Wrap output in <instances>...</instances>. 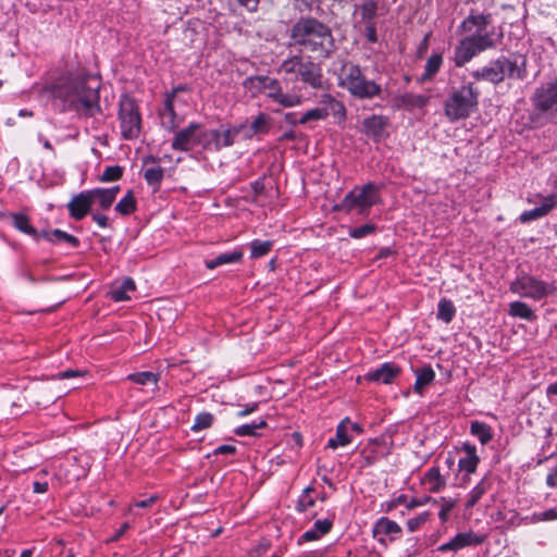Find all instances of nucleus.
Returning a JSON list of instances; mask_svg holds the SVG:
<instances>
[{"label": "nucleus", "mask_w": 557, "mask_h": 557, "mask_svg": "<svg viewBox=\"0 0 557 557\" xmlns=\"http://www.w3.org/2000/svg\"><path fill=\"white\" fill-rule=\"evenodd\" d=\"M492 24V14L471 9L468 16L458 26V32L467 34L454 47L449 60L457 69L463 67L485 51L496 50L504 41L499 27L487 28Z\"/></svg>", "instance_id": "obj_1"}, {"label": "nucleus", "mask_w": 557, "mask_h": 557, "mask_svg": "<svg viewBox=\"0 0 557 557\" xmlns=\"http://www.w3.org/2000/svg\"><path fill=\"white\" fill-rule=\"evenodd\" d=\"M100 85L87 76L70 77L52 87V97L60 101L61 111H76L84 116L101 112L99 104Z\"/></svg>", "instance_id": "obj_2"}, {"label": "nucleus", "mask_w": 557, "mask_h": 557, "mask_svg": "<svg viewBox=\"0 0 557 557\" xmlns=\"http://www.w3.org/2000/svg\"><path fill=\"white\" fill-rule=\"evenodd\" d=\"M289 47L299 52H312L320 58H329L335 50L331 28L321 21L308 16L300 17L289 29Z\"/></svg>", "instance_id": "obj_3"}, {"label": "nucleus", "mask_w": 557, "mask_h": 557, "mask_svg": "<svg viewBox=\"0 0 557 557\" xmlns=\"http://www.w3.org/2000/svg\"><path fill=\"white\" fill-rule=\"evenodd\" d=\"M470 75L475 82H487L494 86L500 85L506 79L523 81L528 75L527 57L520 54L510 59L499 55L486 65L472 71Z\"/></svg>", "instance_id": "obj_4"}, {"label": "nucleus", "mask_w": 557, "mask_h": 557, "mask_svg": "<svg viewBox=\"0 0 557 557\" xmlns=\"http://www.w3.org/2000/svg\"><path fill=\"white\" fill-rule=\"evenodd\" d=\"M480 90L474 82L463 81L458 87H451L445 101L444 113L450 122L468 119L478 110Z\"/></svg>", "instance_id": "obj_5"}, {"label": "nucleus", "mask_w": 557, "mask_h": 557, "mask_svg": "<svg viewBox=\"0 0 557 557\" xmlns=\"http://www.w3.org/2000/svg\"><path fill=\"white\" fill-rule=\"evenodd\" d=\"M339 86L357 99H373L381 97L382 86L375 81L368 79L357 64L347 63L342 67Z\"/></svg>", "instance_id": "obj_6"}, {"label": "nucleus", "mask_w": 557, "mask_h": 557, "mask_svg": "<svg viewBox=\"0 0 557 557\" xmlns=\"http://www.w3.org/2000/svg\"><path fill=\"white\" fill-rule=\"evenodd\" d=\"M280 71L295 74L296 81L314 90H322L325 87L321 65L310 59H304L301 55L296 54L285 59L281 63Z\"/></svg>", "instance_id": "obj_7"}, {"label": "nucleus", "mask_w": 557, "mask_h": 557, "mask_svg": "<svg viewBox=\"0 0 557 557\" xmlns=\"http://www.w3.org/2000/svg\"><path fill=\"white\" fill-rule=\"evenodd\" d=\"M379 201V187L370 182L361 187L356 186L346 194L341 203L335 206L336 210L351 212L357 210L359 214L367 215L372 206Z\"/></svg>", "instance_id": "obj_8"}, {"label": "nucleus", "mask_w": 557, "mask_h": 557, "mask_svg": "<svg viewBox=\"0 0 557 557\" xmlns=\"http://www.w3.org/2000/svg\"><path fill=\"white\" fill-rule=\"evenodd\" d=\"M121 135L126 140H133L139 137L141 132V114L136 100L122 95L119 101V113Z\"/></svg>", "instance_id": "obj_9"}, {"label": "nucleus", "mask_w": 557, "mask_h": 557, "mask_svg": "<svg viewBox=\"0 0 557 557\" xmlns=\"http://www.w3.org/2000/svg\"><path fill=\"white\" fill-rule=\"evenodd\" d=\"M244 124L230 125L226 128L205 129L202 127L201 147L205 150L220 151L234 145L236 137L244 129Z\"/></svg>", "instance_id": "obj_10"}, {"label": "nucleus", "mask_w": 557, "mask_h": 557, "mask_svg": "<svg viewBox=\"0 0 557 557\" xmlns=\"http://www.w3.org/2000/svg\"><path fill=\"white\" fill-rule=\"evenodd\" d=\"M510 290L521 297L541 300L554 292L552 284L537 280L536 277L522 274L518 276L510 285Z\"/></svg>", "instance_id": "obj_11"}, {"label": "nucleus", "mask_w": 557, "mask_h": 557, "mask_svg": "<svg viewBox=\"0 0 557 557\" xmlns=\"http://www.w3.org/2000/svg\"><path fill=\"white\" fill-rule=\"evenodd\" d=\"M531 102L539 113L557 119V78L536 87Z\"/></svg>", "instance_id": "obj_12"}, {"label": "nucleus", "mask_w": 557, "mask_h": 557, "mask_svg": "<svg viewBox=\"0 0 557 557\" xmlns=\"http://www.w3.org/2000/svg\"><path fill=\"white\" fill-rule=\"evenodd\" d=\"M201 138L202 124L191 122L175 133L171 147L176 151H190L196 146H201Z\"/></svg>", "instance_id": "obj_13"}, {"label": "nucleus", "mask_w": 557, "mask_h": 557, "mask_svg": "<svg viewBox=\"0 0 557 557\" xmlns=\"http://www.w3.org/2000/svg\"><path fill=\"white\" fill-rule=\"evenodd\" d=\"M401 533L400 525L386 517L377 519L372 529L373 537L384 547H387L388 543L398 540Z\"/></svg>", "instance_id": "obj_14"}, {"label": "nucleus", "mask_w": 557, "mask_h": 557, "mask_svg": "<svg viewBox=\"0 0 557 557\" xmlns=\"http://www.w3.org/2000/svg\"><path fill=\"white\" fill-rule=\"evenodd\" d=\"M486 540V535L476 534L472 531L456 534L450 541L437 547V550L445 553L448 550L457 552L468 546L481 545Z\"/></svg>", "instance_id": "obj_15"}, {"label": "nucleus", "mask_w": 557, "mask_h": 557, "mask_svg": "<svg viewBox=\"0 0 557 557\" xmlns=\"http://www.w3.org/2000/svg\"><path fill=\"white\" fill-rule=\"evenodd\" d=\"M94 203L91 189L82 191L74 195L66 205L69 214L75 221L83 220L88 213H90L91 206Z\"/></svg>", "instance_id": "obj_16"}, {"label": "nucleus", "mask_w": 557, "mask_h": 557, "mask_svg": "<svg viewBox=\"0 0 557 557\" xmlns=\"http://www.w3.org/2000/svg\"><path fill=\"white\" fill-rule=\"evenodd\" d=\"M401 373L399 366L394 362H384L379 368L366 373L364 379L369 382L391 384Z\"/></svg>", "instance_id": "obj_17"}, {"label": "nucleus", "mask_w": 557, "mask_h": 557, "mask_svg": "<svg viewBox=\"0 0 557 557\" xmlns=\"http://www.w3.org/2000/svg\"><path fill=\"white\" fill-rule=\"evenodd\" d=\"M387 125L388 117L384 115L373 114L362 121L363 133L375 141L383 137Z\"/></svg>", "instance_id": "obj_18"}, {"label": "nucleus", "mask_w": 557, "mask_h": 557, "mask_svg": "<svg viewBox=\"0 0 557 557\" xmlns=\"http://www.w3.org/2000/svg\"><path fill=\"white\" fill-rule=\"evenodd\" d=\"M444 63V58L442 52H433L424 64L423 73L418 77V83L424 84L428 82H432L434 77L437 75L440 70L442 69Z\"/></svg>", "instance_id": "obj_19"}, {"label": "nucleus", "mask_w": 557, "mask_h": 557, "mask_svg": "<svg viewBox=\"0 0 557 557\" xmlns=\"http://www.w3.org/2000/svg\"><path fill=\"white\" fill-rule=\"evenodd\" d=\"M555 205H556L555 197L548 196L544 199L543 203L540 207L523 211L520 214L519 220L522 223H529L531 221L541 219V218L545 216L546 214H548L553 210Z\"/></svg>", "instance_id": "obj_20"}, {"label": "nucleus", "mask_w": 557, "mask_h": 557, "mask_svg": "<svg viewBox=\"0 0 557 557\" xmlns=\"http://www.w3.org/2000/svg\"><path fill=\"white\" fill-rule=\"evenodd\" d=\"M244 253L242 249L236 248L232 251H226L223 253H220L215 258H212L210 260H206V268L209 270H213L218 267L230 264V263H238L243 260Z\"/></svg>", "instance_id": "obj_21"}, {"label": "nucleus", "mask_w": 557, "mask_h": 557, "mask_svg": "<svg viewBox=\"0 0 557 557\" xmlns=\"http://www.w3.org/2000/svg\"><path fill=\"white\" fill-rule=\"evenodd\" d=\"M350 423L349 418L343 419L336 426V434L327 441V447L336 449L342 446H346L351 442V437L348 434V424Z\"/></svg>", "instance_id": "obj_22"}, {"label": "nucleus", "mask_w": 557, "mask_h": 557, "mask_svg": "<svg viewBox=\"0 0 557 557\" xmlns=\"http://www.w3.org/2000/svg\"><path fill=\"white\" fill-rule=\"evenodd\" d=\"M40 236L53 244L66 243L74 248L79 246V239L76 236L69 234L60 228H54L53 231H42Z\"/></svg>", "instance_id": "obj_23"}, {"label": "nucleus", "mask_w": 557, "mask_h": 557, "mask_svg": "<svg viewBox=\"0 0 557 557\" xmlns=\"http://www.w3.org/2000/svg\"><path fill=\"white\" fill-rule=\"evenodd\" d=\"M413 372L416 374L413 391L418 394H422L424 387L434 381L435 372L430 364L416 369Z\"/></svg>", "instance_id": "obj_24"}, {"label": "nucleus", "mask_w": 557, "mask_h": 557, "mask_svg": "<svg viewBox=\"0 0 557 557\" xmlns=\"http://www.w3.org/2000/svg\"><path fill=\"white\" fill-rule=\"evenodd\" d=\"M429 97L423 95H416L412 92H405L397 98L398 108L406 110H413L416 108H423L428 104Z\"/></svg>", "instance_id": "obj_25"}, {"label": "nucleus", "mask_w": 557, "mask_h": 557, "mask_svg": "<svg viewBox=\"0 0 557 557\" xmlns=\"http://www.w3.org/2000/svg\"><path fill=\"white\" fill-rule=\"evenodd\" d=\"M152 162L158 164L159 159L152 156H149L145 159V163ZM164 170L160 165H156L153 168H149L145 171L144 177L149 186H153L159 188L161 182L163 180Z\"/></svg>", "instance_id": "obj_26"}, {"label": "nucleus", "mask_w": 557, "mask_h": 557, "mask_svg": "<svg viewBox=\"0 0 557 557\" xmlns=\"http://www.w3.org/2000/svg\"><path fill=\"white\" fill-rule=\"evenodd\" d=\"M423 483L429 485L431 493H437L446 485V481L437 467H432L425 472Z\"/></svg>", "instance_id": "obj_27"}, {"label": "nucleus", "mask_w": 557, "mask_h": 557, "mask_svg": "<svg viewBox=\"0 0 557 557\" xmlns=\"http://www.w3.org/2000/svg\"><path fill=\"white\" fill-rule=\"evenodd\" d=\"M12 223L15 228H17L20 232L27 234L35 238L36 240L41 237L40 233L37 232V230L30 225L29 218L24 213H12L11 214Z\"/></svg>", "instance_id": "obj_28"}, {"label": "nucleus", "mask_w": 557, "mask_h": 557, "mask_svg": "<svg viewBox=\"0 0 557 557\" xmlns=\"http://www.w3.org/2000/svg\"><path fill=\"white\" fill-rule=\"evenodd\" d=\"M492 487V482L484 476L470 492L469 499L466 503V509H470L476 505L481 497Z\"/></svg>", "instance_id": "obj_29"}, {"label": "nucleus", "mask_w": 557, "mask_h": 557, "mask_svg": "<svg viewBox=\"0 0 557 557\" xmlns=\"http://www.w3.org/2000/svg\"><path fill=\"white\" fill-rule=\"evenodd\" d=\"M470 433L478 437L482 445L490 443L493 438L492 428L487 423L478 420L471 422Z\"/></svg>", "instance_id": "obj_30"}, {"label": "nucleus", "mask_w": 557, "mask_h": 557, "mask_svg": "<svg viewBox=\"0 0 557 557\" xmlns=\"http://www.w3.org/2000/svg\"><path fill=\"white\" fill-rule=\"evenodd\" d=\"M135 282L131 277H126L119 286H114L110 292V297L114 301H125L129 299L128 292H134Z\"/></svg>", "instance_id": "obj_31"}, {"label": "nucleus", "mask_w": 557, "mask_h": 557, "mask_svg": "<svg viewBox=\"0 0 557 557\" xmlns=\"http://www.w3.org/2000/svg\"><path fill=\"white\" fill-rule=\"evenodd\" d=\"M137 209V201L133 190H128L126 195L115 205L114 210L123 215L127 216L135 212Z\"/></svg>", "instance_id": "obj_32"}, {"label": "nucleus", "mask_w": 557, "mask_h": 557, "mask_svg": "<svg viewBox=\"0 0 557 557\" xmlns=\"http://www.w3.org/2000/svg\"><path fill=\"white\" fill-rule=\"evenodd\" d=\"M456 315V307L450 299L442 298L437 305V319L450 323Z\"/></svg>", "instance_id": "obj_33"}, {"label": "nucleus", "mask_w": 557, "mask_h": 557, "mask_svg": "<svg viewBox=\"0 0 557 557\" xmlns=\"http://www.w3.org/2000/svg\"><path fill=\"white\" fill-rule=\"evenodd\" d=\"M273 240L253 239L249 243L250 258L259 259L267 256L273 248Z\"/></svg>", "instance_id": "obj_34"}, {"label": "nucleus", "mask_w": 557, "mask_h": 557, "mask_svg": "<svg viewBox=\"0 0 557 557\" xmlns=\"http://www.w3.org/2000/svg\"><path fill=\"white\" fill-rule=\"evenodd\" d=\"M509 314L511 317L521 318L527 321H532L535 318L534 311L531 309V307L522 301L511 302L509 305Z\"/></svg>", "instance_id": "obj_35"}, {"label": "nucleus", "mask_w": 557, "mask_h": 557, "mask_svg": "<svg viewBox=\"0 0 557 557\" xmlns=\"http://www.w3.org/2000/svg\"><path fill=\"white\" fill-rule=\"evenodd\" d=\"M321 103L326 104L325 108L329 109V113L332 112L334 116H339L341 119L346 117V108L344 103L337 99H335L332 95L325 94L322 96Z\"/></svg>", "instance_id": "obj_36"}, {"label": "nucleus", "mask_w": 557, "mask_h": 557, "mask_svg": "<svg viewBox=\"0 0 557 557\" xmlns=\"http://www.w3.org/2000/svg\"><path fill=\"white\" fill-rule=\"evenodd\" d=\"M160 374L150 371L135 372L127 375V380L138 385L152 384L157 386Z\"/></svg>", "instance_id": "obj_37"}, {"label": "nucleus", "mask_w": 557, "mask_h": 557, "mask_svg": "<svg viewBox=\"0 0 557 557\" xmlns=\"http://www.w3.org/2000/svg\"><path fill=\"white\" fill-rule=\"evenodd\" d=\"M479 461V456H465L459 459L458 468L460 471L466 472V476L463 478L465 482L469 481V474H472L476 471Z\"/></svg>", "instance_id": "obj_38"}, {"label": "nucleus", "mask_w": 557, "mask_h": 557, "mask_svg": "<svg viewBox=\"0 0 557 557\" xmlns=\"http://www.w3.org/2000/svg\"><path fill=\"white\" fill-rule=\"evenodd\" d=\"M268 426V423L265 420L261 419L258 422L253 421L249 424H243L234 430V433L237 436H257L259 429H264Z\"/></svg>", "instance_id": "obj_39"}, {"label": "nucleus", "mask_w": 557, "mask_h": 557, "mask_svg": "<svg viewBox=\"0 0 557 557\" xmlns=\"http://www.w3.org/2000/svg\"><path fill=\"white\" fill-rule=\"evenodd\" d=\"M274 102L278 103L283 108H293L302 103V97L296 94L283 92V89L273 99Z\"/></svg>", "instance_id": "obj_40"}, {"label": "nucleus", "mask_w": 557, "mask_h": 557, "mask_svg": "<svg viewBox=\"0 0 557 557\" xmlns=\"http://www.w3.org/2000/svg\"><path fill=\"white\" fill-rule=\"evenodd\" d=\"M329 116V109L327 108H313L305 112L299 117V124H307L310 121H320L325 120Z\"/></svg>", "instance_id": "obj_41"}, {"label": "nucleus", "mask_w": 557, "mask_h": 557, "mask_svg": "<svg viewBox=\"0 0 557 557\" xmlns=\"http://www.w3.org/2000/svg\"><path fill=\"white\" fill-rule=\"evenodd\" d=\"M271 117L265 113H259L250 123L252 134H267L270 129Z\"/></svg>", "instance_id": "obj_42"}, {"label": "nucleus", "mask_w": 557, "mask_h": 557, "mask_svg": "<svg viewBox=\"0 0 557 557\" xmlns=\"http://www.w3.org/2000/svg\"><path fill=\"white\" fill-rule=\"evenodd\" d=\"M91 195L94 202L97 201L102 210H108L115 200L111 197V194L104 191L103 188L91 189Z\"/></svg>", "instance_id": "obj_43"}, {"label": "nucleus", "mask_w": 557, "mask_h": 557, "mask_svg": "<svg viewBox=\"0 0 557 557\" xmlns=\"http://www.w3.org/2000/svg\"><path fill=\"white\" fill-rule=\"evenodd\" d=\"M214 421V416L210 412H200L195 417L194 424L191 425L193 432H200L209 429Z\"/></svg>", "instance_id": "obj_44"}, {"label": "nucleus", "mask_w": 557, "mask_h": 557, "mask_svg": "<svg viewBox=\"0 0 557 557\" xmlns=\"http://www.w3.org/2000/svg\"><path fill=\"white\" fill-rule=\"evenodd\" d=\"M265 78L267 75H255V76H248L243 85L246 89L255 91V92H262L265 90Z\"/></svg>", "instance_id": "obj_45"}, {"label": "nucleus", "mask_w": 557, "mask_h": 557, "mask_svg": "<svg viewBox=\"0 0 557 557\" xmlns=\"http://www.w3.org/2000/svg\"><path fill=\"white\" fill-rule=\"evenodd\" d=\"M162 115L164 117H169L168 129L174 131V128L176 127L175 121H174L175 117H176V113H175V110H174V98H173V95H166L165 96L164 109H163Z\"/></svg>", "instance_id": "obj_46"}, {"label": "nucleus", "mask_w": 557, "mask_h": 557, "mask_svg": "<svg viewBox=\"0 0 557 557\" xmlns=\"http://www.w3.org/2000/svg\"><path fill=\"white\" fill-rule=\"evenodd\" d=\"M437 503H441L438 518L441 519L442 522H446L449 518L451 509L456 506L457 500L454 498L441 497L440 499H437Z\"/></svg>", "instance_id": "obj_47"}, {"label": "nucleus", "mask_w": 557, "mask_h": 557, "mask_svg": "<svg viewBox=\"0 0 557 557\" xmlns=\"http://www.w3.org/2000/svg\"><path fill=\"white\" fill-rule=\"evenodd\" d=\"M376 231V226L373 223H367L358 227L349 228V236L355 239L363 238Z\"/></svg>", "instance_id": "obj_48"}, {"label": "nucleus", "mask_w": 557, "mask_h": 557, "mask_svg": "<svg viewBox=\"0 0 557 557\" xmlns=\"http://www.w3.org/2000/svg\"><path fill=\"white\" fill-rule=\"evenodd\" d=\"M123 175V168L120 165H109L100 176L101 182H115Z\"/></svg>", "instance_id": "obj_49"}, {"label": "nucleus", "mask_w": 557, "mask_h": 557, "mask_svg": "<svg viewBox=\"0 0 557 557\" xmlns=\"http://www.w3.org/2000/svg\"><path fill=\"white\" fill-rule=\"evenodd\" d=\"M361 17L366 23L373 22L376 10H377V3L374 0H369L361 4Z\"/></svg>", "instance_id": "obj_50"}, {"label": "nucleus", "mask_w": 557, "mask_h": 557, "mask_svg": "<svg viewBox=\"0 0 557 557\" xmlns=\"http://www.w3.org/2000/svg\"><path fill=\"white\" fill-rule=\"evenodd\" d=\"M429 519H430V512L423 511V512L419 513L417 517L408 519L406 524L410 532H414V531L419 530L421 528V525L426 523L429 521Z\"/></svg>", "instance_id": "obj_51"}, {"label": "nucleus", "mask_w": 557, "mask_h": 557, "mask_svg": "<svg viewBox=\"0 0 557 557\" xmlns=\"http://www.w3.org/2000/svg\"><path fill=\"white\" fill-rule=\"evenodd\" d=\"M265 90H268L267 97L273 101V99L282 90V86L276 78L267 76L265 78Z\"/></svg>", "instance_id": "obj_52"}, {"label": "nucleus", "mask_w": 557, "mask_h": 557, "mask_svg": "<svg viewBox=\"0 0 557 557\" xmlns=\"http://www.w3.org/2000/svg\"><path fill=\"white\" fill-rule=\"evenodd\" d=\"M313 490L311 487H307L304 490L301 496L298 499L297 503V509L301 512H305L308 508L312 507L314 505V499H312L309 496V493Z\"/></svg>", "instance_id": "obj_53"}, {"label": "nucleus", "mask_w": 557, "mask_h": 557, "mask_svg": "<svg viewBox=\"0 0 557 557\" xmlns=\"http://www.w3.org/2000/svg\"><path fill=\"white\" fill-rule=\"evenodd\" d=\"M332 528H333V519H329V518L322 519V520H317L312 527L314 532H317V534L320 535V537L327 534L332 530Z\"/></svg>", "instance_id": "obj_54"}, {"label": "nucleus", "mask_w": 557, "mask_h": 557, "mask_svg": "<svg viewBox=\"0 0 557 557\" xmlns=\"http://www.w3.org/2000/svg\"><path fill=\"white\" fill-rule=\"evenodd\" d=\"M407 499H408L407 495L400 494L397 497H395V498L386 502L385 504H383L384 510L386 512H389V511L394 510L399 505L405 504L407 506V503H408Z\"/></svg>", "instance_id": "obj_55"}, {"label": "nucleus", "mask_w": 557, "mask_h": 557, "mask_svg": "<svg viewBox=\"0 0 557 557\" xmlns=\"http://www.w3.org/2000/svg\"><path fill=\"white\" fill-rule=\"evenodd\" d=\"M535 521H552L557 519V507L533 515Z\"/></svg>", "instance_id": "obj_56"}, {"label": "nucleus", "mask_w": 557, "mask_h": 557, "mask_svg": "<svg viewBox=\"0 0 557 557\" xmlns=\"http://www.w3.org/2000/svg\"><path fill=\"white\" fill-rule=\"evenodd\" d=\"M428 503H434V504H437V499L435 498H432L430 496H424V497H421V498H412L410 502L407 503V509H413L416 507H420V506H423Z\"/></svg>", "instance_id": "obj_57"}, {"label": "nucleus", "mask_w": 557, "mask_h": 557, "mask_svg": "<svg viewBox=\"0 0 557 557\" xmlns=\"http://www.w3.org/2000/svg\"><path fill=\"white\" fill-rule=\"evenodd\" d=\"M366 38L369 42H376L377 41V35H376V28L374 22H369L366 25L364 29Z\"/></svg>", "instance_id": "obj_58"}, {"label": "nucleus", "mask_w": 557, "mask_h": 557, "mask_svg": "<svg viewBox=\"0 0 557 557\" xmlns=\"http://www.w3.org/2000/svg\"><path fill=\"white\" fill-rule=\"evenodd\" d=\"M430 36H431V33H428L423 39L421 40V42L419 44L418 48H417V57L418 58H422L426 51H428V48H429V39H430Z\"/></svg>", "instance_id": "obj_59"}, {"label": "nucleus", "mask_w": 557, "mask_h": 557, "mask_svg": "<svg viewBox=\"0 0 557 557\" xmlns=\"http://www.w3.org/2000/svg\"><path fill=\"white\" fill-rule=\"evenodd\" d=\"M320 539V535L317 534V532H314L313 529H310L308 531H306L299 539H298V544H302L305 542H311V541H317Z\"/></svg>", "instance_id": "obj_60"}, {"label": "nucleus", "mask_w": 557, "mask_h": 557, "mask_svg": "<svg viewBox=\"0 0 557 557\" xmlns=\"http://www.w3.org/2000/svg\"><path fill=\"white\" fill-rule=\"evenodd\" d=\"M546 485L552 488H557V465L548 472L546 476Z\"/></svg>", "instance_id": "obj_61"}, {"label": "nucleus", "mask_w": 557, "mask_h": 557, "mask_svg": "<svg viewBox=\"0 0 557 557\" xmlns=\"http://www.w3.org/2000/svg\"><path fill=\"white\" fill-rule=\"evenodd\" d=\"M239 5L246 8L249 12H256L260 0H236Z\"/></svg>", "instance_id": "obj_62"}, {"label": "nucleus", "mask_w": 557, "mask_h": 557, "mask_svg": "<svg viewBox=\"0 0 557 557\" xmlns=\"http://www.w3.org/2000/svg\"><path fill=\"white\" fill-rule=\"evenodd\" d=\"M91 220L96 222L101 228L109 226V219L104 214L91 213Z\"/></svg>", "instance_id": "obj_63"}, {"label": "nucleus", "mask_w": 557, "mask_h": 557, "mask_svg": "<svg viewBox=\"0 0 557 557\" xmlns=\"http://www.w3.org/2000/svg\"><path fill=\"white\" fill-rule=\"evenodd\" d=\"M236 447L233 446V445H220L219 447H216L213 451L214 455H225V454H230V455H234L236 453Z\"/></svg>", "instance_id": "obj_64"}]
</instances>
